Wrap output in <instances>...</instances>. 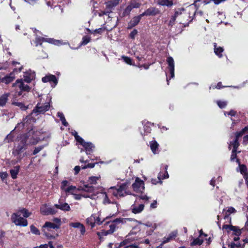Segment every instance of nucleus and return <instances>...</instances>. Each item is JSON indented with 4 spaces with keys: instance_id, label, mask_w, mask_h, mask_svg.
Here are the masks:
<instances>
[{
    "instance_id": "nucleus-1",
    "label": "nucleus",
    "mask_w": 248,
    "mask_h": 248,
    "mask_svg": "<svg viewBox=\"0 0 248 248\" xmlns=\"http://www.w3.org/2000/svg\"><path fill=\"white\" fill-rule=\"evenodd\" d=\"M40 134V132L31 129L28 133L21 135L16 141L13 153L20 154L25 149L27 145L37 143L42 139L38 137Z\"/></svg>"
},
{
    "instance_id": "nucleus-2",
    "label": "nucleus",
    "mask_w": 248,
    "mask_h": 248,
    "mask_svg": "<svg viewBox=\"0 0 248 248\" xmlns=\"http://www.w3.org/2000/svg\"><path fill=\"white\" fill-rule=\"evenodd\" d=\"M49 108L50 105L48 102H45L44 104L41 102L38 103L35 108L32 111L31 114L27 116L23 120V122L18 123L16 126V128L20 125L23 127L25 124H27L28 123L31 124L35 122L36 119L34 117L40 114L44 113L45 112L48 110Z\"/></svg>"
},
{
    "instance_id": "nucleus-3",
    "label": "nucleus",
    "mask_w": 248,
    "mask_h": 248,
    "mask_svg": "<svg viewBox=\"0 0 248 248\" xmlns=\"http://www.w3.org/2000/svg\"><path fill=\"white\" fill-rule=\"evenodd\" d=\"M133 219L131 218H117L113 220L106 221L105 225H107L111 223L109 225V231L111 233H113L116 229L119 228L118 225L120 224H124L127 222V221H132Z\"/></svg>"
},
{
    "instance_id": "nucleus-4",
    "label": "nucleus",
    "mask_w": 248,
    "mask_h": 248,
    "mask_svg": "<svg viewBox=\"0 0 248 248\" xmlns=\"http://www.w3.org/2000/svg\"><path fill=\"white\" fill-rule=\"evenodd\" d=\"M248 130V126H245L240 131L236 132L235 133V140L230 143L229 145V148L231 149L232 148V153L236 154L237 149L238 147L239 144L238 141V139L242 136Z\"/></svg>"
},
{
    "instance_id": "nucleus-5",
    "label": "nucleus",
    "mask_w": 248,
    "mask_h": 248,
    "mask_svg": "<svg viewBox=\"0 0 248 248\" xmlns=\"http://www.w3.org/2000/svg\"><path fill=\"white\" fill-rule=\"evenodd\" d=\"M60 228V225H57L54 223L46 221L42 227V232H44V235L48 239H55L56 237L51 234L50 233L47 232V231H49L51 229H57Z\"/></svg>"
},
{
    "instance_id": "nucleus-6",
    "label": "nucleus",
    "mask_w": 248,
    "mask_h": 248,
    "mask_svg": "<svg viewBox=\"0 0 248 248\" xmlns=\"http://www.w3.org/2000/svg\"><path fill=\"white\" fill-rule=\"evenodd\" d=\"M11 220L16 226L26 227L28 225V220L21 217L18 213H14L11 216Z\"/></svg>"
},
{
    "instance_id": "nucleus-7",
    "label": "nucleus",
    "mask_w": 248,
    "mask_h": 248,
    "mask_svg": "<svg viewBox=\"0 0 248 248\" xmlns=\"http://www.w3.org/2000/svg\"><path fill=\"white\" fill-rule=\"evenodd\" d=\"M44 42H47L49 44H54L57 46H60L62 45H65L66 44V43H62L60 40H55L52 38H47L37 36L36 37L35 43L36 44V46H37L39 45H41L42 43Z\"/></svg>"
},
{
    "instance_id": "nucleus-8",
    "label": "nucleus",
    "mask_w": 248,
    "mask_h": 248,
    "mask_svg": "<svg viewBox=\"0 0 248 248\" xmlns=\"http://www.w3.org/2000/svg\"><path fill=\"white\" fill-rule=\"evenodd\" d=\"M22 69V66H21L20 68H19L18 69L15 68L12 72L10 73L9 75L6 76L1 79V82L5 83L6 84H8L11 83L13 81V80L15 78V74L21 72Z\"/></svg>"
},
{
    "instance_id": "nucleus-9",
    "label": "nucleus",
    "mask_w": 248,
    "mask_h": 248,
    "mask_svg": "<svg viewBox=\"0 0 248 248\" xmlns=\"http://www.w3.org/2000/svg\"><path fill=\"white\" fill-rule=\"evenodd\" d=\"M222 229L227 230L228 233H229L231 231H233L232 235L237 236H239L242 234V230L238 226H233L231 224H224Z\"/></svg>"
},
{
    "instance_id": "nucleus-10",
    "label": "nucleus",
    "mask_w": 248,
    "mask_h": 248,
    "mask_svg": "<svg viewBox=\"0 0 248 248\" xmlns=\"http://www.w3.org/2000/svg\"><path fill=\"white\" fill-rule=\"evenodd\" d=\"M13 86L20 89V91L18 93L19 95L22 94V91H29L30 90L29 86L27 84H25L22 79H17L16 82L13 84Z\"/></svg>"
},
{
    "instance_id": "nucleus-11",
    "label": "nucleus",
    "mask_w": 248,
    "mask_h": 248,
    "mask_svg": "<svg viewBox=\"0 0 248 248\" xmlns=\"http://www.w3.org/2000/svg\"><path fill=\"white\" fill-rule=\"evenodd\" d=\"M132 187L135 191L142 192L144 190V182L139 178H137L135 182L132 184Z\"/></svg>"
},
{
    "instance_id": "nucleus-12",
    "label": "nucleus",
    "mask_w": 248,
    "mask_h": 248,
    "mask_svg": "<svg viewBox=\"0 0 248 248\" xmlns=\"http://www.w3.org/2000/svg\"><path fill=\"white\" fill-rule=\"evenodd\" d=\"M79 144L83 147L87 155H90L95 150V146L92 142H86L83 140V141H81Z\"/></svg>"
},
{
    "instance_id": "nucleus-13",
    "label": "nucleus",
    "mask_w": 248,
    "mask_h": 248,
    "mask_svg": "<svg viewBox=\"0 0 248 248\" xmlns=\"http://www.w3.org/2000/svg\"><path fill=\"white\" fill-rule=\"evenodd\" d=\"M42 80L44 83L49 82L51 84L53 83L54 85H51V86L53 87H54L58 83L57 78L55 76L53 75H46L42 78Z\"/></svg>"
},
{
    "instance_id": "nucleus-14",
    "label": "nucleus",
    "mask_w": 248,
    "mask_h": 248,
    "mask_svg": "<svg viewBox=\"0 0 248 248\" xmlns=\"http://www.w3.org/2000/svg\"><path fill=\"white\" fill-rule=\"evenodd\" d=\"M239 163L240 172L243 175L246 183H248V171L247 166L244 164H240L239 159H237Z\"/></svg>"
},
{
    "instance_id": "nucleus-15",
    "label": "nucleus",
    "mask_w": 248,
    "mask_h": 248,
    "mask_svg": "<svg viewBox=\"0 0 248 248\" xmlns=\"http://www.w3.org/2000/svg\"><path fill=\"white\" fill-rule=\"evenodd\" d=\"M40 212L43 215L47 216L55 215L57 213V211L51 207L46 208V204H45L40 208Z\"/></svg>"
},
{
    "instance_id": "nucleus-16",
    "label": "nucleus",
    "mask_w": 248,
    "mask_h": 248,
    "mask_svg": "<svg viewBox=\"0 0 248 248\" xmlns=\"http://www.w3.org/2000/svg\"><path fill=\"white\" fill-rule=\"evenodd\" d=\"M167 62L168 64V69L170 72V78L174 77V62L172 57L170 56L167 58Z\"/></svg>"
},
{
    "instance_id": "nucleus-17",
    "label": "nucleus",
    "mask_w": 248,
    "mask_h": 248,
    "mask_svg": "<svg viewBox=\"0 0 248 248\" xmlns=\"http://www.w3.org/2000/svg\"><path fill=\"white\" fill-rule=\"evenodd\" d=\"M177 232L173 231V232H171L167 237H164L163 241L160 244V245L158 247L160 248H162L163 245L164 244L167 243L170 241L171 240L175 239L177 236Z\"/></svg>"
},
{
    "instance_id": "nucleus-18",
    "label": "nucleus",
    "mask_w": 248,
    "mask_h": 248,
    "mask_svg": "<svg viewBox=\"0 0 248 248\" xmlns=\"http://www.w3.org/2000/svg\"><path fill=\"white\" fill-rule=\"evenodd\" d=\"M35 73L31 70H29L24 73V81L27 83H30L35 78Z\"/></svg>"
},
{
    "instance_id": "nucleus-19",
    "label": "nucleus",
    "mask_w": 248,
    "mask_h": 248,
    "mask_svg": "<svg viewBox=\"0 0 248 248\" xmlns=\"http://www.w3.org/2000/svg\"><path fill=\"white\" fill-rule=\"evenodd\" d=\"M142 123L144 129V132L143 133L141 131V134L142 135H145L148 133H150L151 131V123L146 121H143Z\"/></svg>"
},
{
    "instance_id": "nucleus-20",
    "label": "nucleus",
    "mask_w": 248,
    "mask_h": 248,
    "mask_svg": "<svg viewBox=\"0 0 248 248\" xmlns=\"http://www.w3.org/2000/svg\"><path fill=\"white\" fill-rule=\"evenodd\" d=\"M140 17L136 16L134 17L129 22L127 29H130L138 24L140 21Z\"/></svg>"
},
{
    "instance_id": "nucleus-21",
    "label": "nucleus",
    "mask_w": 248,
    "mask_h": 248,
    "mask_svg": "<svg viewBox=\"0 0 248 248\" xmlns=\"http://www.w3.org/2000/svg\"><path fill=\"white\" fill-rule=\"evenodd\" d=\"M151 150L154 154H158L159 144L155 140H152L149 142Z\"/></svg>"
},
{
    "instance_id": "nucleus-22",
    "label": "nucleus",
    "mask_w": 248,
    "mask_h": 248,
    "mask_svg": "<svg viewBox=\"0 0 248 248\" xmlns=\"http://www.w3.org/2000/svg\"><path fill=\"white\" fill-rule=\"evenodd\" d=\"M54 207H56L57 209H59L64 211H69L71 209L69 204L66 202L62 204H55L54 205Z\"/></svg>"
},
{
    "instance_id": "nucleus-23",
    "label": "nucleus",
    "mask_w": 248,
    "mask_h": 248,
    "mask_svg": "<svg viewBox=\"0 0 248 248\" xmlns=\"http://www.w3.org/2000/svg\"><path fill=\"white\" fill-rule=\"evenodd\" d=\"M214 52L219 58H221L223 56L222 53L224 51L223 47L217 46L216 43L214 44Z\"/></svg>"
},
{
    "instance_id": "nucleus-24",
    "label": "nucleus",
    "mask_w": 248,
    "mask_h": 248,
    "mask_svg": "<svg viewBox=\"0 0 248 248\" xmlns=\"http://www.w3.org/2000/svg\"><path fill=\"white\" fill-rule=\"evenodd\" d=\"M119 0H111L106 2V7L108 9L111 10L118 4Z\"/></svg>"
},
{
    "instance_id": "nucleus-25",
    "label": "nucleus",
    "mask_w": 248,
    "mask_h": 248,
    "mask_svg": "<svg viewBox=\"0 0 248 248\" xmlns=\"http://www.w3.org/2000/svg\"><path fill=\"white\" fill-rule=\"evenodd\" d=\"M20 170V166H16L14 167V169L10 170V173L11 177L15 179L17 178V175L18 174Z\"/></svg>"
},
{
    "instance_id": "nucleus-26",
    "label": "nucleus",
    "mask_w": 248,
    "mask_h": 248,
    "mask_svg": "<svg viewBox=\"0 0 248 248\" xmlns=\"http://www.w3.org/2000/svg\"><path fill=\"white\" fill-rule=\"evenodd\" d=\"M86 223L91 226L92 228H94L95 226L94 215H92L90 217L87 218L86 219Z\"/></svg>"
},
{
    "instance_id": "nucleus-27",
    "label": "nucleus",
    "mask_w": 248,
    "mask_h": 248,
    "mask_svg": "<svg viewBox=\"0 0 248 248\" xmlns=\"http://www.w3.org/2000/svg\"><path fill=\"white\" fill-rule=\"evenodd\" d=\"M25 126H27L28 124H25L23 127H22L20 125V126H18L17 128H16V127H15V129L11 132H12L14 130H15L16 129H17V130H19L20 129H22ZM13 139V136L12 133H11L7 136L6 138L5 139V141H6L7 142H10V141H12Z\"/></svg>"
},
{
    "instance_id": "nucleus-28",
    "label": "nucleus",
    "mask_w": 248,
    "mask_h": 248,
    "mask_svg": "<svg viewBox=\"0 0 248 248\" xmlns=\"http://www.w3.org/2000/svg\"><path fill=\"white\" fill-rule=\"evenodd\" d=\"M203 242V240L201 239L199 236L196 238L193 239V240L190 243L191 246H194L196 245L200 246Z\"/></svg>"
},
{
    "instance_id": "nucleus-29",
    "label": "nucleus",
    "mask_w": 248,
    "mask_h": 248,
    "mask_svg": "<svg viewBox=\"0 0 248 248\" xmlns=\"http://www.w3.org/2000/svg\"><path fill=\"white\" fill-rule=\"evenodd\" d=\"M147 16H155L158 13V10L154 7L150 8L146 10Z\"/></svg>"
},
{
    "instance_id": "nucleus-30",
    "label": "nucleus",
    "mask_w": 248,
    "mask_h": 248,
    "mask_svg": "<svg viewBox=\"0 0 248 248\" xmlns=\"http://www.w3.org/2000/svg\"><path fill=\"white\" fill-rule=\"evenodd\" d=\"M144 207V204H140L138 206L134 207L132 209V212L134 214L139 213L143 210Z\"/></svg>"
},
{
    "instance_id": "nucleus-31",
    "label": "nucleus",
    "mask_w": 248,
    "mask_h": 248,
    "mask_svg": "<svg viewBox=\"0 0 248 248\" xmlns=\"http://www.w3.org/2000/svg\"><path fill=\"white\" fill-rule=\"evenodd\" d=\"M222 213L223 214V218L224 219H228V223L230 224L232 223V218L230 217V213L227 212V210L224 209L223 210Z\"/></svg>"
},
{
    "instance_id": "nucleus-32",
    "label": "nucleus",
    "mask_w": 248,
    "mask_h": 248,
    "mask_svg": "<svg viewBox=\"0 0 248 248\" xmlns=\"http://www.w3.org/2000/svg\"><path fill=\"white\" fill-rule=\"evenodd\" d=\"M111 217L110 216H108L104 218L102 221L101 220L100 218L99 217H96L95 215H94V217L95 220V224H97L98 225H101L104 222H105L106 220L109 219Z\"/></svg>"
},
{
    "instance_id": "nucleus-33",
    "label": "nucleus",
    "mask_w": 248,
    "mask_h": 248,
    "mask_svg": "<svg viewBox=\"0 0 248 248\" xmlns=\"http://www.w3.org/2000/svg\"><path fill=\"white\" fill-rule=\"evenodd\" d=\"M82 191L88 192H93L94 191V187L90 184L84 185L82 188Z\"/></svg>"
},
{
    "instance_id": "nucleus-34",
    "label": "nucleus",
    "mask_w": 248,
    "mask_h": 248,
    "mask_svg": "<svg viewBox=\"0 0 248 248\" xmlns=\"http://www.w3.org/2000/svg\"><path fill=\"white\" fill-rule=\"evenodd\" d=\"M158 3L163 6H171L173 4L171 0H159Z\"/></svg>"
},
{
    "instance_id": "nucleus-35",
    "label": "nucleus",
    "mask_w": 248,
    "mask_h": 248,
    "mask_svg": "<svg viewBox=\"0 0 248 248\" xmlns=\"http://www.w3.org/2000/svg\"><path fill=\"white\" fill-rule=\"evenodd\" d=\"M9 95V94L6 93L4 94L1 96L0 97V106H4L7 101V97Z\"/></svg>"
},
{
    "instance_id": "nucleus-36",
    "label": "nucleus",
    "mask_w": 248,
    "mask_h": 248,
    "mask_svg": "<svg viewBox=\"0 0 248 248\" xmlns=\"http://www.w3.org/2000/svg\"><path fill=\"white\" fill-rule=\"evenodd\" d=\"M97 235H98L99 239L101 240L102 236H106L109 234H112L111 232H110V231L108 230H102L100 232H97L96 233Z\"/></svg>"
},
{
    "instance_id": "nucleus-37",
    "label": "nucleus",
    "mask_w": 248,
    "mask_h": 248,
    "mask_svg": "<svg viewBox=\"0 0 248 248\" xmlns=\"http://www.w3.org/2000/svg\"><path fill=\"white\" fill-rule=\"evenodd\" d=\"M97 163L96 162H91V163H88V160L86 159L85 161V165L84 166H81V167L83 169H85L87 168H93L94 167L95 164H97Z\"/></svg>"
},
{
    "instance_id": "nucleus-38",
    "label": "nucleus",
    "mask_w": 248,
    "mask_h": 248,
    "mask_svg": "<svg viewBox=\"0 0 248 248\" xmlns=\"http://www.w3.org/2000/svg\"><path fill=\"white\" fill-rule=\"evenodd\" d=\"M162 178V176L161 174V173H159L158 175L157 178L152 179L151 182L153 185H156L158 183L161 184L162 183V182L161 181V179H163Z\"/></svg>"
},
{
    "instance_id": "nucleus-39",
    "label": "nucleus",
    "mask_w": 248,
    "mask_h": 248,
    "mask_svg": "<svg viewBox=\"0 0 248 248\" xmlns=\"http://www.w3.org/2000/svg\"><path fill=\"white\" fill-rule=\"evenodd\" d=\"M17 213H18V214L19 213L22 214L23 216L24 217H28L31 215V213L29 212V211L26 208H23V209H21Z\"/></svg>"
},
{
    "instance_id": "nucleus-40",
    "label": "nucleus",
    "mask_w": 248,
    "mask_h": 248,
    "mask_svg": "<svg viewBox=\"0 0 248 248\" xmlns=\"http://www.w3.org/2000/svg\"><path fill=\"white\" fill-rule=\"evenodd\" d=\"M132 6L130 5H128L125 9L124 10L123 14H122V16L124 17L127 15H129L130 13V12L132 10Z\"/></svg>"
},
{
    "instance_id": "nucleus-41",
    "label": "nucleus",
    "mask_w": 248,
    "mask_h": 248,
    "mask_svg": "<svg viewBox=\"0 0 248 248\" xmlns=\"http://www.w3.org/2000/svg\"><path fill=\"white\" fill-rule=\"evenodd\" d=\"M91 37L89 36H84L82 38V41L81 42V46H85L91 41Z\"/></svg>"
},
{
    "instance_id": "nucleus-42",
    "label": "nucleus",
    "mask_w": 248,
    "mask_h": 248,
    "mask_svg": "<svg viewBox=\"0 0 248 248\" xmlns=\"http://www.w3.org/2000/svg\"><path fill=\"white\" fill-rule=\"evenodd\" d=\"M30 229H31V232L32 233L34 234L35 235H38L40 234V231L39 230V229H38L33 225H31L30 226Z\"/></svg>"
},
{
    "instance_id": "nucleus-43",
    "label": "nucleus",
    "mask_w": 248,
    "mask_h": 248,
    "mask_svg": "<svg viewBox=\"0 0 248 248\" xmlns=\"http://www.w3.org/2000/svg\"><path fill=\"white\" fill-rule=\"evenodd\" d=\"M117 188L116 186L111 187L108 190V193H111L115 197L119 196L118 193L117 192Z\"/></svg>"
},
{
    "instance_id": "nucleus-44",
    "label": "nucleus",
    "mask_w": 248,
    "mask_h": 248,
    "mask_svg": "<svg viewBox=\"0 0 248 248\" xmlns=\"http://www.w3.org/2000/svg\"><path fill=\"white\" fill-rule=\"evenodd\" d=\"M77 189V187L76 186H69L68 187H67L65 189V192L67 193H68L69 194H74L73 192H72L73 190H74L75 189Z\"/></svg>"
},
{
    "instance_id": "nucleus-45",
    "label": "nucleus",
    "mask_w": 248,
    "mask_h": 248,
    "mask_svg": "<svg viewBox=\"0 0 248 248\" xmlns=\"http://www.w3.org/2000/svg\"><path fill=\"white\" fill-rule=\"evenodd\" d=\"M217 104L220 108H223L226 107L227 105V102L226 101L218 100L217 101Z\"/></svg>"
},
{
    "instance_id": "nucleus-46",
    "label": "nucleus",
    "mask_w": 248,
    "mask_h": 248,
    "mask_svg": "<svg viewBox=\"0 0 248 248\" xmlns=\"http://www.w3.org/2000/svg\"><path fill=\"white\" fill-rule=\"evenodd\" d=\"M72 133L78 143H79L81 141H83V139L78 135L77 132L74 131Z\"/></svg>"
},
{
    "instance_id": "nucleus-47",
    "label": "nucleus",
    "mask_w": 248,
    "mask_h": 248,
    "mask_svg": "<svg viewBox=\"0 0 248 248\" xmlns=\"http://www.w3.org/2000/svg\"><path fill=\"white\" fill-rule=\"evenodd\" d=\"M98 179V177L95 176H91L89 177L88 182L90 185L95 184L97 183V180Z\"/></svg>"
},
{
    "instance_id": "nucleus-48",
    "label": "nucleus",
    "mask_w": 248,
    "mask_h": 248,
    "mask_svg": "<svg viewBox=\"0 0 248 248\" xmlns=\"http://www.w3.org/2000/svg\"><path fill=\"white\" fill-rule=\"evenodd\" d=\"M122 59L124 61V62L126 63L129 64V65H132V60L130 58L127 57V56H122Z\"/></svg>"
},
{
    "instance_id": "nucleus-49",
    "label": "nucleus",
    "mask_w": 248,
    "mask_h": 248,
    "mask_svg": "<svg viewBox=\"0 0 248 248\" xmlns=\"http://www.w3.org/2000/svg\"><path fill=\"white\" fill-rule=\"evenodd\" d=\"M13 104L19 107L22 110H26L27 108V107L25 106L21 102H14Z\"/></svg>"
},
{
    "instance_id": "nucleus-50",
    "label": "nucleus",
    "mask_w": 248,
    "mask_h": 248,
    "mask_svg": "<svg viewBox=\"0 0 248 248\" xmlns=\"http://www.w3.org/2000/svg\"><path fill=\"white\" fill-rule=\"evenodd\" d=\"M69 182L67 180H63L62 182L61 189L62 190L65 191V189L66 188V186L68 185Z\"/></svg>"
},
{
    "instance_id": "nucleus-51",
    "label": "nucleus",
    "mask_w": 248,
    "mask_h": 248,
    "mask_svg": "<svg viewBox=\"0 0 248 248\" xmlns=\"http://www.w3.org/2000/svg\"><path fill=\"white\" fill-rule=\"evenodd\" d=\"M168 168V165H165L164 166L165 173L163 175H162V179H166V178H169V174L167 171Z\"/></svg>"
},
{
    "instance_id": "nucleus-52",
    "label": "nucleus",
    "mask_w": 248,
    "mask_h": 248,
    "mask_svg": "<svg viewBox=\"0 0 248 248\" xmlns=\"http://www.w3.org/2000/svg\"><path fill=\"white\" fill-rule=\"evenodd\" d=\"M225 86H222V83L221 82H219L217 85L216 86H213V85H211L210 88H209V89L211 90L212 88V89H220L222 88H223V87H225Z\"/></svg>"
},
{
    "instance_id": "nucleus-53",
    "label": "nucleus",
    "mask_w": 248,
    "mask_h": 248,
    "mask_svg": "<svg viewBox=\"0 0 248 248\" xmlns=\"http://www.w3.org/2000/svg\"><path fill=\"white\" fill-rule=\"evenodd\" d=\"M184 11V9L183 8H180L177 9L174 14V15L173 16H175L176 18L177 16H178L179 15H181L182 14V12Z\"/></svg>"
},
{
    "instance_id": "nucleus-54",
    "label": "nucleus",
    "mask_w": 248,
    "mask_h": 248,
    "mask_svg": "<svg viewBox=\"0 0 248 248\" xmlns=\"http://www.w3.org/2000/svg\"><path fill=\"white\" fill-rule=\"evenodd\" d=\"M82 223L80 222H74L70 224V226L75 228H79L82 225Z\"/></svg>"
},
{
    "instance_id": "nucleus-55",
    "label": "nucleus",
    "mask_w": 248,
    "mask_h": 248,
    "mask_svg": "<svg viewBox=\"0 0 248 248\" xmlns=\"http://www.w3.org/2000/svg\"><path fill=\"white\" fill-rule=\"evenodd\" d=\"M224 113L225 116L230 115L231 116H234L236 115V112L234 110H231L228 112L225 111Z\"/></svg>"
},
{
    "instance_id": "nucleus-56",
    "label": "nucleus",
    "mask_w": 248,
    "mask_h": 248,
    "mask_svg": "<svg viewBox=\"0 0 248 248\" xmlns=\"http://www.w3.org/2000/svg\"><path fill=\"white\" fill-rule=\"evenodd\" d=\"M129 5H131L132 8L133 9L135 8H139L140 6V4L138 2L131 1Z\"/></svg>"
},
{
    "instance_id": "nucleus-57",
    "label": "nucleus",
    "mask_w": 248,
    "mask_h": 248,
    "mask_svg": "<svg viewBox=\"0 0 248 248\" xmlns=\"http://www.w3.org/2000/svg\"><path fill=\"white\" fill-rule=\"evenodd\" d=\"M43 148H44L43 146H39L36 147L33 151V154L34 155L38 154Z\"/></svg>"
},
{
    "instance_id": "nucleus-58",
    "label": "nucleus",
    "mask_w": 248,
    "mask_h": 248,
    "mask_svg": "<svg viewBox=\"0 0 248 248\" xmlns=\"http://www.w3.org/2000/svg\"><path fill=\"white\" fill-rule=\"evenodd\" d=\"M176 18L173 16L171 17L169 23V26L172 27L174 24Z\"/></svg>"
},
{
    "instance_id": "nucleus-59",
    "label": "nucleus",
    "mask_w": 248,
    "mask_h": 248,
    "mask_svg": "<svg viewBox=\"0 0 248 248\" xmlns=\"http://www.w3.org/2000/svg\"><path fill=\"white\" fill-rule=\"evenodd\" d=\"M138 31L137 30H134L130 34V37L132 39L135 38V35L137 34Z\"/></svg>"
},
{
    "instance_id": "nucleus-60",
    "label": "nucleus",
    "mask_w": 248,
    "mask_h": 248,
    "mask_svg": "<svg viewBox=\"0 0 248 248\" xmlns=\"http://www.w3.org/2000/svg\"><path fill=\"white\" fill-rule=\"evenodd\" d=\"M118 187L124 191L126 189L127 185L125 183H123L121 184Z\"/></svg>"
},
{
    "instance_id": "nucleus-61",
    "label": "nucleus",
    "mask_w": 248,
    "mask_h": 248,
    "mask_svg": "<svg viewBox=\"0 0 248 248\" xmlns=\"http://www.w3.org/2000/svg\"><path fill=\"white\" fill-rule=\"evenodd\" d=\"M227 212H229L230 214H232L235 213L236 212V210L234 208L231 206L228 207L227 209Z\"/></svg>"
},
{
    "instance_id": "nucleus-62",
    "label": "nucleus",
    "mask_w": 248,
    "mask_h": 248,
    "mask_svg": "<svg viewBox=\"0 0 248 248\" xmlns=\"http://www.w3.org/2000/svg\"><path fill=\"white\" fill-rule=\"evenodd\" d=\"M80 229V233L82 235H84L86 232L85 227L83 224H82L81 226L79 228Z\"/></svg>"
},
{
    "instance_id": "nucleus-63",
    "label": "nucleus",
    "mask_w": 248,
    "mask_h": 248,
    "mask_svg": "<svg viewBox=\"0 0 248 248\" xmlns=\"http://www.w3.org/2000/svg\"><path fill=\"white\" fill-rule=\"evenodd\" d=\"M242 143L244 145H247L248 143V136L247 135H245L243 137V140Z\"/></svg>"
},
{
    "instance_id": "nucleus-64",
    "label": "nucleus",
    "mask_w": 248,
    "mask_h": 248,
    "mask_svg": "<svg viewBox=\"0 0 248 248\" xmlns=\"http://www.w3.org/2000/svg\"><path fill=\"white\" fill-rule=\"evenodd\" d=\"M74 198L76 200H80L82 198V194H74Z\"/></svg>"
}]
</instances>
